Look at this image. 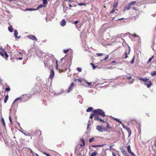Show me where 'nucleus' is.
Listing matches in <instances>:
<instances>
[{
  "label": "nucleus",
  "mask_w": 156,
  "mask_h": 156,
  "mask_svg": "<svg viewBox=\"0 0 156 156\" xmlns=\"http://www.w3.org/2000/svg\"><path fill=\"white\" fill-rule=\"evenodd\" d=\"M117 5H118V3L115 2L114 4L113 5V6L115 8H116L117 7Z\"/></svg>",
  "instance_id": "27"
},
{
  "label": "nucleus",
  "mask_w": 156,
  "mask_h": 156,
  "mask_svg": "<svg viewBox=\"0 0 156 156\" xmlns=\"http://www.w3.org/2000/svg\"><path fill=\"white\" fill-rule=\"evenodd\" d=\"M131 154V156H136L135 154L133 152H131L129 153Z\"/></svg>",
  "instance_id": "40"
},
{
  "label": "nucleus",
  "mask_w": 156,
  "mask_h": 156,
  "mask_svg": "<svg viewBox=\"0 0 156 156\" xmlns=\"http://www.w3.org/2000/svg\"><path fill=\"white\" fill-rule=\"evenodd\" d=\"M74 84L73 83H72L68 88V92H69L72 91L73 88Z\"/></svg>",
  "instance_id": "8"
},
{
  "label": "nucleus",
  "mask_w": 156,
  "mask_h": 156,
  "mask_svg": "<svg viewBox=\"0 0 156 156\" xmlns=\"http://www.w3.org/2000/svg\"><path fill=\"white\" fill-rule=\"evenodd\" d=\"M14 36L16 38H20L21 37L20 36H17V35H18V33L17 31V30H15L14 31Z\"/></svg>",
  "instance_id": "12"
},
{
  "label": "nucleus",
  "mask_w": 156,
  "mask_h": 156,
  "mask_svg": "<svg viewBox=\"0 0 156 156\" xmlns=\"http://www.w3.org/2000/svg\"><path fill=\"white\" fill-rule=\"evenodd\" d=\"M65 1L66 2H71L70 0H65Z\"/></svg>",
  "instance_id": "61"
},
{
  "label": "nucleus",
  "mask_w": 156,
  "mask_h": 156,
  "mask_svg": "<svg viewBox=\"0 0 156 156\" xmlns=\"http://www.w3.org/2000/svg\"><path fill=\"white\" fill-rule=\"evenodd\" d=\"M94 140V138H90L89 140V142H91Z\"/></svg>",
  "instance_id": "34"
},
{
  "label": "nucleus",
  "mask_w": 156,
  "mask_h": 156,
  "mask_svg": "<svg viewBox=\"0 0 156 156\" xmlns=\"http://www.w3.org/2000/svg\"><path fill=\"white\" fill-rule=\"evenodd\" d=\"M66 22L65 19H63L60 23V24L62 27H64L66 25Z\"/></svg>",
  "instance_id": "11"
},
{
  "label": "nucleus",
  "mask_w": 156,
  "mask_h": 156,
  "mask_svg": "<svg viewBox=\"0 0 156 156\" xmlns=\"http://www.w3.org/2000/svg\"><path fill=\"white\" fill-rule=\"evenodd\" d=\"M136 2L134 1H133L130 3H129V4L131 6L132 5L134 4Z\"/></svg>",
  "instance_id": "28"
},
{
  "label": "nucleus",
  "mask_w": 156,
  "mask_h": 156,
  "mask_svg": "<svg viewBox=\"0 0 156 156\" xmlns=\"http://www.w3.org/2000/svg\"><path fill=\"white\" fill-rule=\"evenodd\" d=\"M139 79L141 80H143L144 81H145L146 82H148L149 81L148 83H144V84L147 86V88H149L150 87L151 85H152V83H151V81H149V80L148 78H145L144 79L140 77H139Z\"/></svg>",
  "instance_id": "3"
},
{
  "label": "nucleus",
  "mask_w": 156,
  "mask_h": 156,
  "mask_svg": "<svg viewBox=\"0 0 156 156\" xmlns=\"http://www.w3.org/2000/svg\"><path fill=\"white\" fill-rule=\"evenodd\" d=\"M23 59V58L22 57H19L18 58V59L19 60H21Z\"/></svg>",
  "instance_id": "52"
},
{
  "label": "nucleus",
  "mask_w": 156,
  "mask_h": 156,
  "mask_svg": "<svg viewBox=\"0 0 156 156\" xmlns=\"http://www.w3.org/2000/svg\"><path fill=\"white\" fill-rule=\"evenodd\" d=\"M0 55L2 56V57H3L4 56V53L2 52V51H0Z\"/></svg>",
  "instance_id": "39"
},
{
  "label": "nucleus",
  "mask_w": 156,
  "mask_h": 156,
  "mask_svg": "<svg viewBox=\"0 0 156 156\" xmlns=\"http://www.w3.org/2000/svg\"><path fill=\"white\" fill-rule=\"evenodd\" d=\"M90 65L92 67L93 69H96V66L94 65V64L91 63H90Z\"/></svg>",
  "instance_id": "24"
},
{
  "label": "nucleus",
  "mask_w": 156,
  "mask_h": 156,
  "mask_svg": "<svg viewBox=\"0 0 156 156\" xmlns=\"http://www.w3.org/2000/svg\"><path fill=\"white\" fill-rule=\"evenodd\" d=\"M1 120H2V123H3V125L5 127V122L4 121L3 118H2Z\"/></svg>",
  "instance_id": "23"
},
{
  "label": "nucleus",
  "mask_w": 156,
  "mask_h": 156,
  "mask_svg": "<svg viewBox=\"0 0 156 156\" xmlns=\"http://www.w3.org/2000/svg\"><path fill=\"white\" fill-rule=\"evenodd\" d=\"M154 57V56L153 55L151 57L149 58V59L147 62V63H149V62H151L152 59V58H153Z\"/></svg>",
  "instance_id": "29"
},
{
  "label": "nucleus",
  "mask_w": 156,
  "mask_h": 156,
  "mask_svg": "<svg viewBox=\"0 0 156 156\" xmlns=\"http://www.w3.org/2000/svg\"><path fill=\"white\" fill-rule=\"evenodd\" d=\"M77 81L79 82H81L82 81V80L80 79H78Z\"/></svg>",
  "instance_id": "45"
},
{
  "label": "nucleus",
  "mask_w": 156,
  "mask_h": 156,
  "mask_svg": "<svg viewBox=\"0 0 156 156\" xmlns=\"http://www.w3.org/2000/svg\"><path fill=\"white\" fill-rule=\"evenodd\" d=\"M125 58H126L128 57L127 53H125Z\"/></svg>",
  "instance_id": "43"
},
{
  "label": "nucleus",
  "mask_w": 156,
  "mask_h": 156,
  "mask_svg": "<svg viewBox=\"0 0 156 156\" xmlns=\"http://www.w3.org/2000/svg\"><path fill=\"white\" fill-rule=\"evenodd\" d=\"M97 152L96 151H94L92 153L90 156H95L97 155Z\"/></svg>",
  "instance_id": "25"
},
{
  "label": "nucleus",
  "mask_w": 156,
  "mask_h": 156,
  "mask_svg": "<svg viewBox=\"0 0 156 156\" xmlns=\"http://www.w3.org/2000/svg\"><path fill=\"white\" fill-rule=\"evenodd\" d=\"M27 37L28 38H30V39L34 41H37V39L36 38V37H35V36L33 35H29L27 36Z\"/></svg>",
  "instance_id": "10"
},
{
  "label": "nucleus",
  "mask_w": 156,
  "mask_h": 156,
  "mask_svg": "<svg viewBox=\"0 0 156 156\" xmlns=\"http://www.w3.org/2000/svg\"><path fill=\"white\" fill-rule=\"evenodd\" d=\"M126 129L128 131L129 135L128 136L129 137L131 134V131L130 129L126 127Z\"/></svg>",
  "instance_id": "16"
},
{
  "label": "nucleus",
  "mask_w": 156,
  "mask_h": 156,
  "mask_svg": "<svg viewBox=\"0 0 156 156\" xmlns=\"http://www.w3.org/2000/svg\"><path fill=\"white\" fill-rule=\"evenodd\" d=\"M103 145H98V147H101Z\"/></svg>",
  "instance_id": "59"
},
{
  "label": "nucleus",
  "mask_w": 156,
  "mask_h": 156,
  "mask_svg": "<svg viewBox=\"0 0 156 156\" xmlns=\"http://www.w3.org/2000/svg\"><path fill=\"white\" fill-rule=\"evenodd\" d=\"M98 115H99L103 117L105 116V112L101 109H98Z\"/></svg>",
  "instance_id": "6"
},
{
  "label": "nucleus",
  "mask_w": 156,
  "mask_h": 156,
  "mask_svg": "<svg viewBox=\"0 0 156 156\" xmlns=\"http://www.w3.org/2000/svg\"><path fill=\"white\" fill-rule=\"evenodd\" d=\"M127 150L128 152L130 153L132 151L130 149V146L129 145H128L127 147Z\"/></svg>",
  "instance_id": "18"
},
{
  "label": "nucleus",
  "mask_w": 156,
  "mask_h": 156,
  "mask_svg": "<svg viewBox=\"0 0 156 156\" xmlns=\"http://www.w3.org/2000/svg\"><path fill=\"white\" fill-rule=\"evenodd\" d=\"M116 62L115 61H113L112 62V63H116Z\"/></svg>",
  "instance_id": "64"
},
{
  "label": "nucleus",
  "mask_w": 156,
  "mask_h": 156,
  "mask_svg": "<svg viewBox=\"0 0 156 156\" xmlns=\"http://www.w3.org/2000/svg\"><path fill=\"white\" fill-rule=\"evenodd\" d=\"M45 6H45L44 4L40 5H39L38 6L37 9L36 10L38 9H39L42 8V7H45Z\"/></svg>",
  "instance_id": "19"
},
{
  "label": "nucleus",
  "mask_w": 156,
  "mask_h": 156,
  "mask_svg": "<svg viewBox=\"0 0 156 156\" xmlns=\"http://www.w3.org/2000/svg\"><path fill=\"white\" fill-rule=\"evenodd\" d=\"M93 108L92 107H89L87 109L86 112H90L92 111H93Z\"/></svg>",
  "instance_id": "15"
},
{
  "label": "nucleus",
  "mask_w": 156,
  "mask_h": 156,
  "mask_svg": "<svg viewBox=\"0 0 156 156\" xmlns=\"http://www.w3.org/2000/svg\"><path fill=\"white\" fill-rule=\"evenodd\" d=\"M8 30L10 32H12L13 31V28L12 26H10L8 27Z\"/></svg>",
  "instance_id": "14"
},
{
  "label": "nucleus",
  "mask_w": 156,
  "mask_h": 156,
  "mask_svg": "<svg viewBox=\"0 0 156 156\" xmlns=\"http://www.w3.org/2000/svg\"><path fill=\"white\" fill-rule=\"evenodd\" d=\"M78 23H79V21L77 20V21H75V22H74L73 23H74L75 25H76Z\"/></svg>",
  "instance_id": "42"
},
{
  "label": "nucleus",
  "mask_w": 156,
  "mask_h": 156,
  "mask_svg": "<svg viewBox=\"0 0 156 156\" xmlns=\"http://www.w3.org/2000/svg\"><path fill=\"white\" fill-rule=\"evenodd\" d=\"M119 123H120L122 125V124H123L122 123V122H121V121H120V120L119 121Z\"/></svg>",
  "instance_id": "63"
},
{
  "label": "nucleus",
  "mask_w": 156,
  "mask_h": 156,
  "mask_svg": "<svg viewBox=\"0 0 156 156\" xmlns=\"http://www.w3.org/2000/svg\"><path fill=\"white\" fill-rule=\"evenodd\" d=\"M122 125L123 128L126 129V127L124 126L123 124H122Z\"/></svg>",
  "instance_id": "49"
},
{
  "label": "nucleus",
  "mask_w": 156,
  "mask_h": 156,
  "mask_svg": "<svg viewBox=\"0 0 156 156\" xmlns=\"http://www.w3.org/2000/svg\"><path fill=\"white\" fill-rule=\"evenodd\" d=\"M121 150L123 154L126 155L127 154L126 152L124 150V149L123 148H122L121 149Z\"/></svg>",
  "instance_id": "17"
},
{
  "label": "nucleus",
  "mask_w": 156,
  "mask_h": 156,
  "mask_svg": "<svg viewBox=\"0 0 156 156\" xmlns=\"http://www.w3.org/2000/svg\"><path fill=\"white\" fill-rule=\"evenodd\" d=\"M93 117H94V119L98 120V109L93 110L92 113L90 115V119H92Z\"/></svg>",
  "instance_id": "4"
},
{
  "label": "nucleus",
  "mask_w": 156,
  "mask_h": 156,
  "mask_svg": "<svg viewBox=\"0 0 156 156\" xmlns=\"http://www.w3.org/2000/svg\"><path fill=\"white\" fill-rule=\"evenodd\" d=\"M81 140L83 144V146H84L85 145V142L84 140L83 139H82Z\"/></svg>",
  "instance_id": "31"
},
{
  "label": "nucleus",
  "mask_w": 156,
  "mask_h": 156,
  "mask_svg": "<svg viewBox=\"0 0 156 156\" xmlns=\"http://www.w3.org/2000/svg\"><path fill=\"white\" fill-rule=\"evenodd\" d=\"M43 4L46 6V4L47 3V0H43Z\"/></svg>",
  "instance_id": "26"
},
{
  "label": "nucleus",
  "mask_w": 156,
  "mask_h": 156,
  "mask_svg": "<svg viewBox=\"0 0 156 156\" xmlns=\"http://www.w3.org/2000/svg\"><path fill=\"white\" fill-rule=\"evenodd\" d=\"M132 35L133 36V37H136V36H137V35H136V34H134V35H133V34H132Z\"/></svg>",
  "instance_id": "54"
},
{
  "label": "nucleus",
  "mask_w": 156,
  "mask_h": 156,
  "mask_svg": "<svg viewBox=\"0 0 156 156\" xmlns=\"http://www.w3.org/2000/svg\"><path fill=\"white\" fill-rule=\"evenodd\" d=\"M115 9H113L110 12V13H112L113 12H115Z\"/></svg>",
  "instance_id": "46"
},
{
  "label": "nucleus",
  "mask_w": 156,
  "mask_h": 156,
  "mask_svg": "<svg viewBox=\"0 0 156 156\" xmlns=\"http://www.w3.org/2000/svg\"><path fill=\"white\" fill-rule=\"evenodd\" d=\"M89 125H89V124H87V129H88V127H89Z\"/></svg>",
  "instance_id": "62"
},
{
  "label": "nucleus",
  "mask_w": 156,
  "mask_h": 156,
  "mask_svg": "<svg viewBox=\"0 0 156 156\" xmlns=\"http://www.w3.org/2000/svg\"><path fill=\"white\" fill-rule=\"evenodd\" d=\"M44 66L45 67H51L53 64V61L51 59H49L47 60H45L44 61Z\"/></svg>",
  "instance_id": "2"
},
{
  "label": "nucleus",
  "mask_w": 156,
  "mask_h": 156,
  "mask_svg": "<svg viewBox=\"0 0 156 156\" xmlns=\"http://www.w3.org/2000/svg\"><path fill=\"white\" fill-rule=\"evenodd\" d=\"M134 80V79H132L131 80L129 81V83L130 84H131L133 83V82Z\"/></svg>",
  "instance_id": "36"
},
{
  "label": "nucleus",
  "mask_w": 156,
  "mask_h": 156,
  "mask_svg": "<svg viewBox=\"0 0 156 156\" xmlns=\"http://www.w3.org/2000/svg\"><path fill=\"white\" fill-rule=\"evenodd\" d=\"M37 54L39 58H41V57L43 58V54H44V56L45 57H46V58H48V56H45V55H44L45 53L41 51H39L38 52H37Z\"/></svg>",
  "instance_id": "5"
},
{
  "label": "nucleus",
  "mask_w": 156,
  "mask_h": 156,
  "mask_svg": "<svg viewBox=\"0 0 156 156\" xmlns=\"http://www.w3.org/2000/svg\"><path fill=\"white\" fill-rule=\"evenodd\" d=\"M98 130L100 132L105 131L106 129L105 127L103 126H98Z\"/></svg>",
  "instance_id": "7"
},
{
  "label": "nucleus",
  "mask_w": 156,
  "mask_h": 156,
  "mask_svg": "<svg viewBox=\"0 0 156 156\" xmlns=\"http://www.w3.org/2000/svg\"><path fill=\"white\" fill-rule=\"evenodd\" d=\"M8 1H9V2H11L12 1H14V0H8Z\"/></svg>",
  "instance_id": "60"
},
{
  "label": "nucleus",
  "mask_w": 156,
  "mask_h": 156,
  "mask_svg": "<svg viewBox=\"0 0 156 156\" xmlns=\"http://www.w3.org/2000/svg\"><path fill=\"white\" fill-rule=\"evenodd\" d=\"M108 55H105L103 53H98V59L102 62L107 60L108 58Z\"/></svg>",
  "instance_id": "1"
},
{
  "label": "nucleus",
  "mask_w": 156,
  "mask_h": 156,
  "mask_svg": "<svg viewBox=\"0 0 156 156\" xmlns=\"http://www.w3.org/2000/svg\"><path fill=\"white\" fill-rule=\"evenodd\" d=\"M151 75L152 76H154L156 75V71H155L153 73H151Z\"/></svg>",
  "instance_id": "30"
},
{
  "label": "nucleus",
  "mask_w": 156,
  "mask_h": 156,
  "mask_svg": "<svg viewBox=\"0 0 156 156\" xmlns=\"http://www.w3.org/2000/svg\"><path fill=\"white\" fill-rule=\"evenodd\" d=\"M87 83L89 85H91L92 83L91 82H87Z\"/></svg>",
  "instance_id": "53"
},
{
  "label": "nucleus",
  "mask_w": 156,
  "mask_h": 156,
  "mask_svg": "<svg viewBox=\"0 0 156 156\" xmlns=\"http://www.w3.org/2000/svg\"><path fill=\"white\" fill-rule=\"evenodd\" d=\"M77 70L79 72H81L82 71V69L80 67H77Z\"/></svg>",
  "instance_id": "32"
},
{
  "label": "nucleus",
  "mask_w": 156,
  "mask_h": 156,
  "mask_svg": "<svg viewBox=\"0 0 156 156\" xmlns=\"http://www.w3.org/2000/svg\"><path fill=\"white\" fill-rule=\"evenodd\" d=\"M98 147V145H93L92 146V147Z\"/></svg>",
  "instance_id": "56"
},
{
  "label": "nucleus",
  "mask_w": 156,
  "mask_h": 156,
  "mask_svg": "<svg viewBox=\"0 0 156 156\" xmlns=\"http://www.w3.org/2000/svg\"><path fill=\"white\" fill-rule=\"evenodd\" d=\"M5 90L7 91H9L10 90V88L9 87H7L5 88Z\"/></svg>",
  "instance_id": "37"
},
{
  "label": "nucleus",
  "mask_w": 156,
  "mask_h": 156,
  "mask_svg": "<svg viewBox=\"0 0 156 156\" xmlns=\"http://www.w3.org/2000/svg\"><path fill=\"white\" fill-rule=\"evenodd\" d=\"M9 121H10V122H11V123H12V119H11V118L10 116H9Z\"/></svg>",
  "instance_id": "48"
},
{
  "label": "nucleus",
  "mask_w": 156,
  "mask_h": 156,
  "mask_svg": "<svg viewBox=\"0 0 156 156\" xmlns=\"http://www.w3.org/2000/svg\"><path fill=\"white\" fill-rule=\"evenodd\" d=\"M100 120L101 122H105V121H104L103 119L99 118V117L98 116V120Z\"/></svg>",
  "instance_id": "33"
},
{
  "label": "nucleus",
  "mask_w": 156,
  "mask_h": 156,
  "mask_svg": "<svg viewBox=\"0 0 156 156\" xmlns=\"http://www.w3.org/2000/svg\"><path fill=\"white\" fill-rule=\"evenodd\" d=\"M113 146V145H112V146H110V150H111V149H112V146Z\"/></svg>",
  "instance_id": "55"
},
{
  "label": "nucleus",
  "mask_w": 156,
  "mask_h": 156,
  "mask_svg": "<svg viewBox=\"0 0 156 156\" xmlns=\"http://www.w3.org/2000/svg\"><path fill=\"white\" fill-rule=\"evenodd\" d=\"M34 10H35L33 9H27L26 10H30V11Z\"/></svg>",
  "instance_id": "44"
},
{
  "label": "nucleus",
  "mask_w": 156,
  "mask_h": 156,
  "mask_svg": "<svg viewBox=\"0 0 156 156\" xmlns=\"http://www.w3.org/2000/svg\"><path fill=\"white\" fill-rule=\"evenodd\" d=\"M8 98H9V97L8 95L5 96V98L4 99V102L5 103H6L7 102V101L8 99Z\"/></svg>",
  "instance_id": "22"
},
{
  "label": "nucleus",
  "mask_w": 156,
  "mask_h": 156,
  "mask_svg": "<svg viewBox=\"0 0 156 156\" xmlns=\"http://www.w3.org/2000/svg\"><path fill=\"white\" fill-rule=\"evenodd\" d=\"M134 57H133V58L132 59L131 61V64H133L134 62Z\"/></svg>",
  "instance_id": "35"
},
{
  "label": "nucleus",
  "mask_w": 156,
  "mask_h": 156,
  "mask_svg": "<svg viewBox=\"0 0 156 156\" xmlns=\"http://www.w3.org/2000/svg\"><path fill=\"white\" fill-rule=\"evenodd\" d=\"M106 123L107 124V126H106V129L109 130L111 129V128L110 127L109 123L108 122H106Z\"/></svg>",
  "instance_id": "20"
},
{
  "label": "nucleus",
  "mask_w": 156,
  "mask_h": 156,
  "mask_svg": "<svg viewBox=\"0 0 156 156\" xmlns=\"http://www.w3.org/2000/svg\"><path fill=\"white\" fill-rule=\"evenodd\" d=\"M68 51H69V49L64 50L63 51V52L65 53H68Z\"/></svg>",
  "instance_id": "38"
},
{
  "label": "nucleus",
  "mask_w": 156,
  "mask_h": 156,
  "mask_svg": "<svg viewBox=\"0 0 156 156\" xmlns=\"http://www.w3.org/2000/svg\"><path fill=\"white\" fill-rule=\"evenodd\" d=\"M54 76V72L53 69H51V72L50 73V75L49 76V78L51 79L53 78Z\"/></svg>",
  "instance_id": "9"
},
{
  "label": "nucleus",
  "mask_w": 156,
  "mask_h": 156,
  "mask_svg": "<svg viewBox=\"0 0 156 156\" xmlns=\"http://www.w3.org/2000/svg\"><path fill=\"white\" fill-rule=\"evenodd\" d=\"M5 56H6V58H8V54L6 52H5Z\"/></svg>",
  "instance_id": "47"
},
{
  "label": "nucleus",
  "mask_w": 156,
  "mask_h": 156,
  "mask_svg": "<svg viewBox=\"0 0 156 156\" xmlns=\"http://www.w3.org/2000/svg\"><path fill=\"white\" fill-rule=\"evenodd\" d=\"M124 19V18H121V19H118L117 20H115L116 21V20H122V19Z\"/></svg>",
  "instance_id": "57"
},
{
  "label": "nucleus",
  "mask_w": 156,
  "mask_h": 156,
  "mask_svg": "<svg viewBox=\"0 0 156 156\" xmlns=\"http://www.w3.org/2000/svg\"><path fill=\"white\" fill-rule=\"evenodd\" d=\"M112 154L113 156H116V155H115V154L113 152L112 153Z\"/></svg>",
  "instance_id": "58"
},
{
  "label": "nucleus",
  "mask_w": 156,
  "mask_h": 156,
  "mask_svg": "<svg viewBox=\"0 0 156 156\" xmlns=\"http://www.w3.org/2000/svg\"><path fill=\"white\" fill-rule=\"evenodd\" d=\"M131 6L129 4H128L123 9V11H124L125 10H128L130 8Z\"/></svg>",
  "instance_id": "13"
},
{
  "label": "nucleus",
  "mask_w": 156,
  "mask_h": 156,
  "mask_svg": "<svg viewBox=\"0 0 156 156\" xmlns=\"http://www.w3.org/2000/svg\"><path fill=\"white\" fill-rule=\"evenodd\" d=\"M22 99V98L21 97H19L17 98L15 100L13 101V103L12 104V105H13L15 102L17 100H21Z\"/></svg>",
  "instance_id": "21"
},
{
  "label": "nucleus",
  "mask_w": 156,
  "mask_h": 156,
  "mask_svg": "<svg viewBox=\"0 0 156 156\" xmlns=\"http://www.w3.org/2000/svg\"><path fill=\"white\" fill-rule=\"evenodd\" d=\"M126 78L128 80L132 79V77L131 76H127L126 77Z\"/></svg>",
  "instance_id": "41"
},
{
  "label": "nucleus",
  "mask_w": 156,
  "mask_h": 156,
  "mask_svg": "<svg viewBox=\"0 0 156 156\" xmlns=\"http://www.w3.org/2000/svg\"><path fill=\"white\" fill-rule=\"evenodd\" d=\"M114 119L118 122H119V121L118 119H117V118H114Z\"/></svg>",
  "instance_id": "50"
},
{
  "label": "nucleus",
  "mask_w": 156,
  "mask_h": 156,
  "mask_svg": "<svg viewBox=\"0 0 156 156\" xmlns=\"http://www.w3.org/2000/svg\"><path fill=\"white\" fill-rule=\"evenodd\" d=\"M79 5L80 6H81V5H84V4L83 3H79Z\"/></svg>",
  "instance_id": "51"
}]
</instances>
